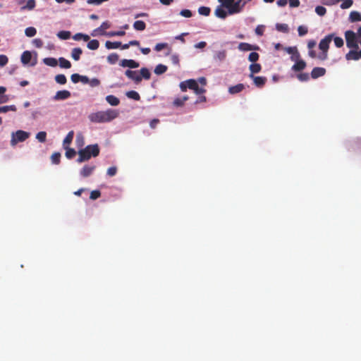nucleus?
I'll use <instances>...</instances> for the list:
<instances>
[{
	"instance_id": "nucleus-1",
	"label": "nucleus",
	"mask_w": 361,
	"mask_h": 361,
	"mask_svg": "<svg viewBox=\"0 0 361 361\" xmlns=\"http://www.w3.org/2000/svg\"><path fill=\"white\" fill-rule=\"evenodd\" d=\"M221 3L215 10V15L220 18H225L228 14H233L240 11L241 1H220Z\"/></svg>"
},
{
	"instance_id": "nucleus-2",
	"label": "nucleus",
	"mask_w": 361,
	"mask_h": 361,
	"mask_svg": "<svg viewBox=\"0 0 361 361\" xmlns=\"http://www.w3.org/2000/svg\"><path fill=\"white\" fill-rule=\"evenodd\" d=\"M118 114L117 110L109 109L106 111L92 113L88 116V118L92 123H108L117 118Z\"/></svg>"
},
{
	"instance_id": "nucleus-3",
	"label": "nucleus",
	"mask_w": 361,
	"mask_h": 361,
	"mask_svg": "<svg viewBox=\"0 0 361 361\" xmlns=\"http://www.w3.org/2000/svg\"><path fill=\"white\" fill-rule=\"evenodd\" d=\"M99 147L97 144L90 145L78 151L77 161L82 163L88 161L91 157H96L99 154Z\"/></svg>"
},
{
	"instance_id": "nucleus-4",
	"label": "nucleus",
	"mask_w": 361,
	"mask_h": 361,
	"mask_svg": "<svg viewBox=\"0 0 361 361\" xmlns=\"http://www.w3.org/2000/svg\"><path fill=\"white\" fill-rule=\"evenodd\" d=\"M333 38V35H328L324 39H322L319 44V48L322 51L320 54H318L317 59L321 61H324L328 58V50L329 48V44L331 42Z\"/></svg>"
},
{
	"instance_id": "nucleus-5",
	"label": "nucleus",
	"mask_w": 361,
	"mask_h": 361,
	"mask_svg": "<svg viewBox=\"0 0 361 361\" xmlns=\"http://www.w3.org/2000/svg\"><path fill=\"white\" fill-rule=\"evenodd\" d=\"M345 37L346 40V45L350 49H357L358 47V37L353 31L347 30L345 32Z\"/></svg>"
},
{
	"instance_id": "nucleus-6",
	"label": "nucleus",
	"mask_w": 361,
	"mask_h": 361,
	"mask_svg": "<svg viewBox=\"0 0 361 361\" xmlns=\"http://www.w3.org/2000/svg\"><path fill=\"white\" fill-rule=\"evenodd\" d=\"M30 136V133L21 130H18L15 133H12L11 145L12 146L16 145L18 142H24Z\"/></svg>"
},
{
	"instance_id": "nucleus-7",
	"label": "nucleus",
	"mask_w": 361,
	"mask_h": 361,
	"mask_svg": "<svg viewBox=\"0 0 361 361\" xmlns=\"http://www.w3.org/2000/svg\"><path fill=\"white\" fill-rule=\"evenodd\" d=\"M300 55L298 51H295V56H291V60L295 61L291 68L294 72H300L306 68V62L302 59H300Z\"/></svg>"
},
{
	"instance_id": "nucleus-8",
	"label": "nucleus",
	"mask_w": 361,
	"mask_h": 361,
	"mask_svg": "<svg viewBox=\"0 0 361 361\" xmlns=\"http://www.w3.org/2000/svg\"><path fill=\"white\" fill-rule=\"evenodd\" d=\"M186 82L188 88L194 90L196 94L200 95L206 92V90L203 87H199L197 81L194 79L186 80Z\"/></svg>"
},
{
	"instance_id": "nucleus-9",
	"label": "nucleus",
	"mask_w": 361,
	"mask_h": 361,
	"mask_svg": "<svg viewBox=\"0 0 361 361\" xmlns=\"http://www.w3.org/2000/svg\"><path fill=\"white\" fill-rule=\"evenodd\" d=\"M125 75L128 78L133 80L136 84H138L142 81V77L137 73V71L127 70L125 72Z\"/></svg>"
},
{
	"instance_id": "nucleus-10",
	"label": "nucleus",
	"mask_w": 361,
	"mask_h": 361,
	"mask_svg": "<svg viewBox=\"0 0 361 361\" xmlns=\"http://www.w3.org/2000/svg\"><path fill=\"white\" fill-rule=\"evenodd\" d=\"M71 92L66 90H59L56 92L53 99L56 101L65 100L71 97Z\"/></svg>"
},
{
	"instance_id": "nucleus-11",
	"label": "nucleus",
	"mask_w": 361,
	"mask_h": 361,
	"mask_svg": "<svg viewBox=\"0 0 361 361\" xmlns=\"http://www.w3.org/2000/svg\"><path fill=\"white\" fill-rule=\"evenodd\" d=\"M250 78H251L253 80L254 84L257 87H262L265 85V83L267 82V78L266 77L255 76L252 74H250Z\"/></svg>"
},
{
	"instance_id": "nucleus-12",
	"label": "nucleus",
	"mask_w": 361,
	"mask_h": 361,
	"mask_svg": "<svg viewBox=\"0 0 361 361\" xmlns=\"http://www.w3.org/2000/svg\"><path fill=\"white\" fill-rule=\"evenodd\" d=\"M95 168L96 166L94 165H85L80 170V173L82 177L87 178L92 173Z\"/></svg>"
},
{
	"instance_id": "nucleus-13",
	"label": "nucleus",
	"mask_w": 361,
	"mask_h": 361,
	"mask_svg": "<svg viewBox=\"0 0 361 361\" xmlns=\"http://www.w3.org/2000/svg\"><path fill=\"white\" fill-rule=\"evenodd\" d=\"M326 69L322 67H315L311 72V78L317 79L319 77L324 76L326 74Z\"/></svg>"
},
{
	"instance_id": "nucleus-14",
	"label": "nucleus",
	"mask_w": 361,
	"mask_h": 361,
	"mask_svg": "<svg viewBox=\"0 0 361 361\" xmlns=\"http://www.w3.org/2000/svg\"><path fill=\"white\" fill-rule=\"evenodd\" d=\"M120 65L122 67H128L130 68H136L139 67V63L133 59H123L121 61Z\"/></svg>"
},
{
	"instance_id": "nucleus-15",
	"label": "nucleus",
	"mask_w": 361,
	"mask_h": 361,
	"mask_svg": "<svg viewBox=\"0 0 361 361\" xmlns=\"http://www.w3.org/2000/svg\"><path fill=\"white\" fill-rule=\"evenodd\" d=\"M259 48L258 46L256 45H252L250 44H248L247 42H240L238 44V49L242 51H251V50H258Z\"/></svg>"
},
{
	"instance_id": "nucleus-16",
	"label": "nucleus",
	"mask_w": 361,
	"mask_h": 361,
	"mask_svg": "<svg viewBox=\"0 0 361 361\" xmlns=\"http://www.w3.org/2000/svg\"><path fill=\"white\" fill-rule=\"evenodd\" d=\"M245 89V85L239 83L236 85L231 86L228 88V92L231 94H237L242 92Z\"/></svg>"
},
{
	"instance_id": "nucleus-17",
	"label": "nucleus",
	"mask_w": 361,
	"mask_h": 361,
	"mask_svg": "<svg viewBox=\"0 0 361 361\" xmlns=\"http://www.w3.org/2000/svg\"><path fill=\"white\" fill-rule=\"evenodd\" d=\"M189 97L188 96H183V97H177L173 102V105L175 107H182L185 102L188 101Z\"/></svg>"
},
{
	"instance_id": "nucleus-18",
	"label": "nucleus",
	"mask_w": 361,
	"mask_h": 361,
	"mask_svg": "<svg viewBox=\"0 0 361 361\" xmlns=\"http://www.w3.org/2000/svg\"><path fill=\"white\" fill-rule=\"evenodd\" d=\"M109 27H110V24L109 22H107V21L103 22L102 23V25H100V27H99L98 28H97L94 30V32L92 33V35L94 36L95 35L94 32H99L102 35H104L105 32H104V30H106Z\"/></svg>"
},
{
	"instance_id": "nucleus-19",
	"label": "nucleus",
	"mask_w": 361,
	"mask_h": 361,
	"mask_svg": "<svg viewBox=\"0 0 361 361\" xmlns=\"http://www.w3.org/2000/svg\"><path fill=\"white\" fill-rule=\"evenodd\" d=\"M106 101L111 106H118L120 104L119 99L111 94L106 97Z\"/></svg>"
},
{
	"instance_id": "nucleus-20",
	"label": "nucleus",
	"mask_w": 361,
	"mask_h": 361,
	"mask_svg": "<svg viewBox=\"0 0 361 361\" xmlns=\"http://www.w3.org/2000/svg\"><path fill=\"white\" fill-rule=\"evenodd\" d=\"M32 59V54L29 51H25L21 55V62L23 64H27L30 63Z\"/></svg>"
},
{
	"instance_id": "nucleus-21",
	"label": "nucleus",
	"mask_w": 361,
	"mask_h": 361,
	"mask_svg": "<svg viewBox=\"0 0 361 361\" xmlns=\"http://www.w3.org/2000/svg\"><path fill=\"white\" fill-rule=\"evenodd\" d=\"M345 59L348 61H350V60L357 61V60H358L360 58H359L357 49L350 50L348 53H347L346 55H345Z\"/></svg>"
},
{
	"instance_id": "nucleus-22",
	"label": "nucleus",
	"mask_w": 361,
	"mask_h": 361,
	"mask_svg": "<svg viewBox=\"0 0 361 361\" xmlns=\"http://www.w3.org/2000/svg\"><path fill=\"white\" fill-rule=\"evenodd\" d=\"M73 136H74V132H73V130L70 131V132L67 134V135L66 136V137L64 138L63 142V147H68V145H69L72 142V141H73Z\"/></svg>"
},
{
	"instance_id": "nucleus-23",
	"label": "nucleus",
	"mask_w": 361,
	"mask_h": 361,
	"mask_svg": "<svg viewBox=\"0 0 361 361\" xmlns=\"http://www.w3.org/2000/svg\"><path fill=\"white\" fill-rule=\"evenodd\" d=\"M82 54V50L80 48H79V47L74 48L72 49V51H71V57L75 61H78L80 59V56Z\"/></svg>"
},
{
	"instance_id": "nucleus-24",
	"label": "nucleus",
	"mask_w": 361,
	"mask_h": 361,
	"mask_svg": "<svg viewBox=\"0 0 361 361\" xmlns=\"http://www.w3.org/2000/svg\"><path fill=\"white\" fill-rule=\"evenodd\" d=\"M121 46V42H110L106 41L105 43V47L108 49H118Z\"/></svg>"
},
{
	"instance_id": "nucleus-25",
	"label": "nucleus",
	"mask_w": 361,
	"mask_h": 361,
	"mask_svg": "<svg viewBox=\"0 0 361 361\" xmlns=\"http://www.w3.org/2000/svg\"><path fill=\"white\" fill-rule=\"evenodd\" d=\"M133 27L135 30H136L137 31H142L145 29L146 24L142 20H136L133 23Z\"/></svg>"
},
{
	"instance_id": "nucleus-26",
	"label": "nucleus",
	"mask_w": 361,
	"mask_h": 361,
	"mask_svg": "<svg viewBox=\"0 0 361 361\" xmlns=\"http://www.w3.org/2000/svg\"><path fill=\"white\" fill-rule=\"evenodd\" d=\"M43 62L47 66H51V67H55L58 64V61L55 58L52 57H48L43 59Z\"/></svg>"
},
{
	"instance_id": "nucleus-27",
	"label": "nucleus",
	"mask_w": 361,
	"mask_h": 361,
	"mask_svg": "<svg viewBox=\"0 0 361 361\" xmlns=\"http://www.w3.org/2000/svg\"><path fill=\"white\" fill-rule=\"evenodd\" d=\"M249 68L251 72L250 74L254 75L255 73H258L261 71L262 66L259 63H253L250 65Z\"/></svg>"
},
{
	"instance_id": "nucleus-28",
	"label": "nucleus",
	"mask_w": 361,
	"mask_h": 361,
	"mask_svg": "<svg viewBox=\"0 0 361 361\" xmlns=\"http://www.w3.org/2000/svg\"><path fill=\"white\" fill-rule=\"evenodd\" d=\"M349 20L353 23L361 21V15L357 11H352L350 13Z\"/></svg>"
},
{
	"instance_id": "nucleus-29",
	"label": "nucleus",
	"mask_w": 361,
	"mask_h": 361,
	"mask_svg": "<svg viewBox=\"0 0 361 361\" xmlns=\"http://www.w3.org/2000/svg\"><path fill=\"white\" fill-rule=\"evenodd\" d=\"M87 47L90 50H96L99 47V42L97 39L89 40Z\"/></svg>"
},
{
	"instance_id": "nucleus-30",
	"label": "nucleus",
	"mask_w": 361,
	"mask_h": 361,
	"mask_svg": "<svg viewBox=\"0 0 361 361\" xmlns=\"http://www.w3.org/2000/svg\"><path fill=\"white\" fill-rule=\"evenodd\" d=\"M59 66L62 68H70L71 67V62L63 57L59 59Z\"/></svg>"
},
{
	"instance_id": "nucleus-31",
	"label": "nucleus",
	"mask_w": 361,
	"mask_h": 361,
	"mask_svg": "<svg viewBox=\"0 0 361 361\" xmlns=\"http://www.w3.org/2000/svg\"><path fill=\"white\" fill-rule=\"evenodd\" d=\"M167 71V66L163 64L157 65L154 68V73L157 75H161Z\"/></svg>"
},
{
	"instance_id": "nucleus-32",
	"label": "nucleus",
	"mask_w": 361,
	"mask_h": 361,
	"mask_svg": "<svg viewBox=\"0 0 361 361\" xmlns=\"http://www.w3.org/2000/svg\"><path fill=\"white\" fill-rule=\"evenodd\" d=\"M276 29L279 31L284 33H287L289 31V27L287 24L285 23H277L276 25Z\"/></svg>"
},
{
	"instance_id": "nucleus-33",
	"label": "nucleus",
	"mask_w": 361,
	"mask_h": 361,
	"mask_svg": "<svg viewBox=\"0 0 361 361\" xmlns=\"http://www.w3.org/2000/svg\"><path fill=\"white\" fill-rule=\"evenodd\" d=\"M126 96L130 98L133 99L135 101H138L140 99V96L136 91L130 90L126 92Z\"/></svg>"
},
{
	"instance_id": "nucleus-34",
	"label": "nucleus",
	"mask_w": 361,
	"mask_h": 361,
	"mask_svg": "<svg viewBox=\"0 0 361 361\" xmlns=\"http://www.w3.org/2000/svg\"><path fill=\"white\" fill-rule=\"evenodd\" d=\"M35 7V1H27L25 5L22 6L20 8V11H24L25 10H32Z\"/></svg>"
},
{
	"instance_id": "nucleus-35",
	"label": "nucleus",
	"mask_w": 361,
	"mask_h": 361,
	"mask_svg": "<svg viewBox=\"0 0 361 361\" xmlns=\"http://www.w3.org/2000/svg\"><path fill=\"white\" fill-rule=\"evenodd\" d=\"M140 73V75L142 77V79L144 78L145 80H149L151 77V73L147 68H142Z\"/></svg>"
},
{
	"instance_id": "nucleus-36",
	"label": "nucleus",
	"mask_w": 361,
	"mask_h": 361,
	"mask_svg": "<svg viewBox=\"0 0 361 361\" xmlns=\"http://www.w3.org/2000/svg\"><path fill=\"white\" fill-rule=\"evenodd\" d=\"M64 149H66V157L67 159H71L75 156L76 152L74 149L70 148L69 147H64Z\"/></svg>"
},
{
	"instance_id": "nucleus-37",
	"label": "nucleus",
	"mask_w": 361,
	"mask_h": 361,
	"mask_svg": "<svg viewBox=\"0 0 361 361\" xmlns=\"http://www.w3.org/2000/svg\"><path fill=\"white\" fill-rule=\"evenodd\" d=\"M55 81L60 85H64L66 83L67 79L65 75L58 74L55 76Z\"/></svg>"
},
{
	"instance_id": "nucleus-38",
	"label": "nucleus",
	"mask_w": 361,
	"mask_h": 361,
	"mask_svg": "<svg viewBox=\"0 0 361 361\" xmlns=\"http://www.w3.org/2000/svg\"><path fill=\"white\" fill-rule=\"evenodd\" d=\"M17 109L15 105L0 106V114L6 113L8 111H16Z\"/></svg>"
},
{
	"instance_id": "nucleus-39",
	"label": "nucleus",
	"mask_w": 361,
	"mask_h": 361,
	"mask_svg": "<svg viewBox=\"0 0 361 361\" xmlns=\"http://www.w3.org/2000/svg\"><path fill=\"white\" fill-rule=\"evenodd\" d=\"M75 142L78 147H83V145L85 144V140H84L83 135L81 133L77 134Z\"/></svg>"
},
{
	"instance_id": "nucleus-40",
	"label": "nucleus",
	"mask_w": 361,
	"mask_h": 361,
	"mask_svg": "<svg viewBox=\"0 0 361 361\" xmlns=\"http://www.w3.org/2000/svg\"><path fill=\"white\" fill-rule=\"evenodd\" d=\"M118 60V55L116 53L111 54L107 57V61L111 64L116 63Z\"/></svg>"
},
{
	"instance_id": "nucleus-41",
	"label": "nucleus",
	"mask_w": 361,
	"mask_h": 361,
	"mask_svg": "<svg viewBox=\"0 0 361 361\" xmlns=\"http://www.w3.org/2000/svg\"><path fill=\"white\" fill-rule=\"evenodd\" d=\"M36 33H37V30L33 27H27L25 30V35L29 37L35 36L36 35Z\"/></svg>"
},
{
	"instance_id": "nucleus-42",
	"label": "nucleus",
	"mask_w": 361,
	"mask_h": 361,
	"mask_svg": "<svg viewBox=\"0 0 361 361\" xmlns=\"http://www.w3.org/2000/svg\"><path fill=\"white\" fill-rule=\"evenodd\" d=\"M210 11H211L210 8L207 6H201L198 9L199 13L200 15L204 16H208L210 13Z\"/></svg>"
},
{
	"instance_id": "nucleus-43",
	"label": "nucleus",
	"mask_w": 361,
	"mask_h": 361,
	"mask_svg": "<svg viewBox=\"0 0 361 361\" xmlns=\"http://www.w3.org/2000/svg\"><path fill=\"white\" fill-rule=\"evenodd\" d=\"M36 138L40 142H45L47 139V133L45 131H40L36 135Z\"/></svg>"
},
{
	"instance_id": "nucleus-44",
	"label": "nucleus",
	"mask_w": 361,
	"mask_h": 361,
	"mask_svg": "<svg viewBox=\"0 0 361 361\" xmlns=\"http://www.w3.org/2000/svg\"><path fill=\"white\" fill-rule=\"evenodd\" d=\"M296 77L301 82H306L310 79V75L307 73H298Z\"/></svg>"
},
{
	"instance_id": "nucleus-45",
	"label": "nucleus",
	"mask_w": 361,
	"mask_h": 361,
	"mask_svg": "<svg viewBox=\"0 0 361 361\" xmlns=\"http://www.w3.org/2000/svg\"><path fill=\"white\" fill-rule=\"evenodd\" d=\"M226 57V51L225 50L219 51L215 54V59L219 61H224Z\"/></svg>"
},
{
	"instance_id": "nucleus-46",
	"label": "nucleus",
	"mask_w": 361,
	"mask_h": 361,
	"mask_svg": "<svg viewBox=\"0 0 361 361\" xmlns=\"http://www.w3.org/2000/svg\"><path fill=\"white\" fill-rule=\"evenodd\" d=\"M61 154L59 152H54L51 157V162L54 164H59L60 163Z\"/></svg>"
},
{
	"instance_id": "nucleus-47",
	"label": "nucleus",
	"mask_w": 361,
	"mask_h": 361,
	"mask_svg": "<svg viewBox=\"0 0 361 361\" xmlns=\"http://www.w3.org/2000/svg\"><path fill=\"white\" fill-rule=\"evenodd\" d=\"M57 36L61 39H68L71 37V32L69 31H60Z\"/></svg>"
},
{
	"instance_id": "nucleus-48",
	"label": "nucleus",
	"mask_w": 361,
	"mask_h": 361,
	"mask_svg": "<svg viewBox=\"0 0 361 361\" xmlns=\"http://www.w3.org/2000/svg\"><path fill=\"white\" fill-rule=\"evenodd\" d=\"M259 58V54L253 51L249 54L248 60L252 63H255L257 61H258Z\"/></svg>"
},
{
	"instance_id": "nucleus-49",
	"label": "nucleus",
	"mask_w": 361,
	"mask_h": 361,
	"mask_svg": "<svg viewBox=\"0 0 361 361\" xmlns=\"http://www.w3.org/2000/svg\"><path fill=\"white\" fill-rule=\"evenodd\" d=\"M6 90V87H0V94H2L1 96H0V103L6 102L8 100L7 97L6 95H4Z\"/></svg>"
},
{
	"instance_id": "nucleus-50",
	"label": "nucleus",
	"mask_w": 361,
	"mask_h": 361,
	"mask_svg": "<svg viewBox=\"0 0 361 361\" xmlns=\"http://www.w3.org/2000/svg\"><path fill=\"white\" fill-rule=\"evenodd\" d=\"M315 12L319 16H323L325 15V13L326 12V9L322 6H318L315 8Z\"/></svg>"
},
{
	"instance_id": "nucleus-51",
	"label": "nucleus",
	"mask_w": 361,
	"mask_h": 361,
	"mask_svg": "<svg viewBox=\"0 0 361 361\" xmlns=\"http://www.w3.org/2000/svg\"><path fill=\"white\" fill-rule=\"evenodd\" d=\"M334 42L335 46L338 48L342 47L344 44L343 39L340 37H335L334 39Z\"/></svg>"
},
{
	"instance_id": "nucleus-52",
	"label": "nucleus",
	"mask_w": 361,
	"mask_h": 361,
	"mask_svg": "<svg viewBox=\"0 0 361 361\" xmlns=\"http://www.w3.org/2000/svg\"><path fill=\"white\" fill-rule=\"evenodd\" d=\"M101 196V192L98 190H92L90 193V198L92 200L98 199Z\"/></svg>"
},
{
	"instance_id": "nucleus-53",
	"label": "nucleus",
	"mask_w": 361,
	"mask_h": 361,
	"mask_svg": "<svg viewBox=\"0 0 361 361\" xmlns=\"http://www.w3.org/2000/svg\"><path fill=\"white\" fill-rule=\"evenodd\" d=\"M298 32L299 36H304L307 33L308 30H307V27L303 26V25H300L298 28Z\"/></svg>"
},
{
	"instance_id": "nucleus-54",
	"label": "nucleus",
	"mask_w": 361,
	"mask_h": 361,
	"mask_svg": "<svg viewBox=\"0 0 361 361\" xmlns=\"http://www.w3.org/2000/svg\"><path fill=\"white\" fill-rule=\"evenodd\" d=\"M109 37H114V36H124L126 35L125 31L120 30V31H112L106 34Z\"/></svg>"
},
{
	"instance_id": "nucleus-55",
	"label": "nucleus",
	"mask_w": 361,
	"mask_h": 361,
	"mask_svg": "<svg viewBox=\"0 0 361 361\" xmlns=\"http://www.w3.org/2000/svg\"><path fill=\"white\" fill-rule=\"evenodd\" d=\"M8 59L6 55H0V66L3 67L7 64Z\"/></svg>"
},
{
	"instance_id": "nucleus-56",
	"label": "nucleus",
	"mask_w": 361,
	"mask_h": 361,
	"mask_svg": "<svg viewBox=\"0 0 361 361\" xmlns=\"http://www.w3.org/2000/svg\"><path fill=\"white\" fill-rule=\"evenodd\" d=\"M117 173V168L116 166H111L107 170V175L109 176H114Z\"/></svg>"
},
{
	"instance_id": "nucleus-57",
	"label": "nucleus",
	"mask_w": 361,
	"mask_h": 361,
	"mask_svg": "<svg viewBox=\"0 0 361 361\" xmlns=\"http://www.w3.org/2000/svg\"><path fill=\"white\" fill-rule=\"evenodd\" d=\"M180 14L185 18H190L192 16V12L188 9L182 10Z\"/></svg>"
},
{
	"instance_id": "nucleus-58",
	"label": "nucleus",
	"mask_w": 361,
	"mask_h": 361,
	"mask_svg": "<svg viewBox=\"0 0 361 361\" xmlns=\"http://www.w3.org/2000/svg\"><path fill=\"white\" fill-rule=\"evenodd\" d=\"M170 59L173 64L179 66V56L178 54L171 55Z\"/></svg>"
},
{
	"instance_id": "nucleus-59",
	"label": "nucleus",
	"mask_w": 361,
	"mask_h": 361,
	"mask_svg": "<svg viewBox=\"0 0 361 361\" xmlns=\"http://www.w3.org/2000/svg\"><path fill=\"white\" fill-rule=\"evenodd\" d=\"M32 44L37 47V48H41L43 46V42L41 39H35L32 41Z\"/></svg>"
},
{
	"instance_id": "nucleus-60",
	"label": "nucleus",
	"mask_w": 361,
	"mask_h": 361,
	"mask_svg": "<svg viewBox=\"0 0 361 361\" xmlns=\"http://www.w3.org/2000/svg\"><path fill=\"white\" fill-rule=\"evenodd\" d=\"M166 47H167L166 43H159L155 46L154 49L157 51H160L162 49H165Z\"/></svg>"
},
{
	"instance_id": "nucleus-61",
	"label": "nucleus",
	"mask_w": 361,
	"mask_h": 361,
	"mask_svg": "<svg viewBox=\"0 0 361 361\" xmlns=\"http://www.w3.org/2000/svg\"><path fill=\"white\" fill-rule=\"evenodd\" d=\"M80 75H79L78 73H73L71 77V79L73 83H77V82H80Z\"/></svg>"
},
{
	"instance_id": "nucleus-62",
	"label": "nucleus",
	"mask_w": 361,
	"mask_h": 361,
	"mask_svg": "<svg viewBox=\"0 0 361 361\" xmlns=\"http://www.w3.org/2000/svg\"><path fill=\"white\" fill-rule=\"evenodd\" d=\"M88 83L91 87H97L100 84V81L97 78H93L92 80H89Z\"/></svg>"
},
{
	"instance_id": "nucleus-63",
	"label": "nucleus",
	"mask_w": 361,
	"mask_h": 361,
	"mask_svg": "<svg viewBox=\"0 0 361 361\" xmlns=\"http://www.w3.org/2000/svg\"><path fill=\"white\" fill-rule=\"evenodd\" d=\"M353 1H342L341 4V8L343 9H346L350 8L353 5Z\"/></svg>"
},
{
	"instance_id": "nucleus-64",
	"label": "nucleus",
	"mask_w": 361,
	"mask_h": 361,
	"mask_svg": "<svg viewBox=\"0 0 361 361\" xmlns=\"http://www.w3.org/2000/svg\"><path fill=\"white\" fill-rule=\"evenodd\" d=\"M159 123V120L157 118H154L150 121L149 126L152 128H155L157 125Z\"/></svg>"
}]
</instances>
